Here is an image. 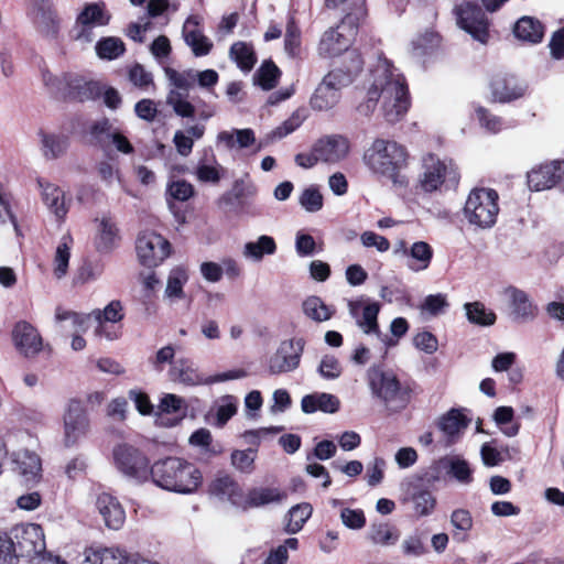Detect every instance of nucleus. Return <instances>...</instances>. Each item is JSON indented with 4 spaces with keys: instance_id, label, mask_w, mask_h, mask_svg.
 Segmentation results:
<instances>
[{
    "instance_id": "4c0bfd02",
    "label": "nucleus",
    "mask_w": 564,
    "mask_h": 564,
    "mask_svg": "<svg viewBox=\"0 0 564 564\" xmlns=\"http://www.w3.org/2000/svg\"><path fill=\"white\" fill-rule=\"evenodd\" d=\"M209 492L223 500H229L235 505V499H241L242 494L238 485L228 475L216 477L209 485Z\"/></svg>"
},
{
    "instance_id": "4468645a",
    "label": "nucleus",
    "mask_w": 564,
    "mask_h": 564,
    "mask_svg": "<svg viewBox=\"0 0 564 564\" xmlns=\"http://www.w3.org/2000/svg\"><path fill=\"white\" fill-rule=\"evenodd\" d=\"M135 249L139 261L148 268L158 267L171 253L170 242L151 230H144L138 236Z\"/></svg>"
},
{
    "instance_id": "a878e982",
    "label": "nucleus",
    "mask_w": 564,
    "mask_h": 564,
    "mask_svg": "<svg viewBox=\"0 0 564 564\" xmlns=\"http://www.w3.org/2000/svg\"><path fill=\"white\" fill-rule=\"evenodd\" d=\"M491 94L500 102L511 101L524 95L525 87L513 77L496 76L490 82Z\"/></svg>"
},
{
    "instance_id": "cd10ccee",
    "label": "nucleus",
    "mask_w": 564,
    "mask_h": 564,
    "mask_svg": "<svg viewBox=\"0 0 564 564\" xmlns=\"http://www.w3.org/2000/svg\"><path fill=\"white\" fill-rule=\"evenodd\" d=\"M37 185L42 191L44 204L58 219H63L68 212L64 202V192L59 187L42 180H37Z\"/></svg>"
},
{
    "instance_id": "680f3d73",
    "label": "nucleus",
    "mask_w": 564,
    "mask_h": 564,
    "mask_svg": "<svg viewBox=\"0 0 564 564\" xmlns=\"http://www.w3.org/2000/svg\"><path fill=\"white\" fill-rule=\"evenodd\" d=\"M300 205L308 213H316L323 207V195L314 187L305 188L299 198Z\"/></svg>"
},
{
    "instance_id": "f704fd0d",
    "label": "nucleus",
    "mask_w": 564,
    "mask_h": 564,
    "mask_svg": "<svg viewBox=\"0 0 564 564\" xmlns=\"http://www.w3.org/2000/svg\"><path fill=\"white\" fill-rule=\"evenodd\" d=\"M276 243L271 236L262 235L256 241H249L245 245L242 256L246 259L259 262L264 256L274 254Z\"/></svg>"
},
{
    "instance_id": "37998d69",
    "label": "nucleus",
    "mask_w": 564,
    "mask_h": 564,
    "mask_svg": "<svg viewBox=\"0 0 564 564\" xmlns=\"http://www.w3.org/2000/svg\"><path fill=\"white\" fill-rule=\"evenodd\" d=\"M303 313L311 319L322 323L332 318L334 310L318 296H310L302 304Z\"/></svg>"
},
{
    "instance_id": "338daca9",
    "label": "nucleus",
    "mask_w": 564,
    "mask_h": 564,
    "mask_svg": "<svg viewBox=\"0 0 564 564\" xmlns=\"http://www.w3.org/2000/svg\"><path fill=\"white\" fill-rule=\"evenodd\" d=\"M318 372L323 378L334 380L340 377L343 368L335 356L325 355L319 362Z\"/></svg>"
},
{
    "instance_id": "f3484780",
    "label": "nucleus",
    "mask_w": 564,
    "mask_h": 564,
    "mask_svg": "<svg viewBox=\"0 0 564 564\" xmlns=\"http://www.w3.org/2000/svg\"><path fill=\"white\" fill-rule=\"evenodd\" d=\"M109 20L110 15L105 11L104 4H86L76 19L75 39L82 43L93 42L95 39L94 28L107 25Z\"/></svg>"
},
{
    "instance_id": "dca6fc26",
    "label": "nucleus",
    "mask_w": 564,
    "mask_h": 564,
    "mask_svg": "<svg viewBox=\"0 0 564 564\" xmlns=\"http://www.w3.org/2000/svg\"><path fill=\"white\" fill-rule=\"evenodd\" d=\"M11 337L15 350L26 359H34L44 348L40 332L26 321L14 324Z\"/></svg>"
},
{
    "instance_id": "f257e3e1",
    "label": "nucleus",
    "mask_w": 564,
    "mask_h": 564,
    "mask_svg": "<svg viewBox=\"0 0 564 564\" xmlns=\"http://www.w3.org/2000/svg\"><path fill=\"white\" fill-rule=\"evenodd\" d=\"M378 104L381 105L382 116L390 123L401 120L410 107L405 79L387 58H380L371 70L367 98L359 105L358 111L369 116Z\"/></svg>"
},
{
    "instance_id": "9d476101",
    "label": "nucleus",
    "mask_w": 564,
    "mask_h": 564,
    "mask_svg": "<svg viewBox=\"0 0 564 564\" xmlns=\"http://www.w3.org/2000/svg\"><path fill=\"white\" fill-rule=\"evenodd\" d=\"M458 173L452 160H441L434 154H429L423 160V173L420 185L425 192H434L446 183H457Z\"/></svg>"
},
{
    "instance_id": "0eeeda50",
    "label": "nucleus",
    "mask_w": 564,
    "mask_h": 564,
    "mask_svg": "<svg viewBox=\"0 0 564 564\" xmlns=\"http://www.w3.org/2000/svg\"><path fill=\"white\" fill-rule=\"evenodd\" d=\"M62 443L67 448L76 446L89 433V416L86 409L78 400L68 401L62 415Z\"/></svg>"
},
{
    "instance_id": "774afa93",
    "label": "nucleus",
    "mask_w": 564,
    "mask_h": 564,
    "mask_svg": "<svg viewBox=\"0 0 564 564\" xmlns=\"http://www.w3.org/2000/svg\"><path fill=\"white\" fill-rule=\"evenodd\" d=\"M256 454L252 449L234 451L231 465L241 473H251L253 469Z\"/></svg>"
},
{
    "instance_id": "603ef678",
    "label": "nucleus",
    "mask_w": 564,
    "mask_h": 564,
    "mask_svg": "<svg viewBox=\"0 0 564 564\" xmlns=\"http://www.w3.org/2000/svg\"><path fill=\"white\" fill-rule=\"evenodd\" d=\"M339 10L344 13L339 24L357 29V23L366 15V2L365 0H346Z\"/></svg>"
},
{
    "instance_id": "bf43d9fd",
    "label": "nucleus",
    "mask_w": 564,
    "mask_h": 564,
    "mask_svg": "<svg viewBox=\"0 0 564 564\" xmlns=\"http://www.w3.org/2000/svg\"><path fill=\"white\" fill-rule=\"evenodd\" d=\"M446 468L458 482L468 485L473 481V470L466 460L458 457L449 458L446 462Z\"/></svg>"
},
{
    "instance_id": "b1692460",
    "label": "nucleus",
    "mask_w": 564,
    "mask_h": 564,
    "mask_svg": "<svg viewBox=\"0 0 564 564\" xmlns=\"http://www.w3.org/2000/svg\"><path fill=\"white\" fill-rule=\"evenodd\" d=\"M200 20L198 15L187 18L182 32L185 43L192 48L195 56H205L213 48L212 41L199 29Z\"/></svg>"
},
{
    "instance_id": "1a4fd4ad",
    "label": "nucleus",
    "mask_w": 564,
    "mask_h": 564,
    "mask_svg": "<svg viewBox=\"0 0 564 564\" xmlns=\"http://www.w3.org/2000/svg\"><path fill=\"white\" fill-rule=\"evenodd\" d=\"M350 316L355 319L358 327L366 334L375 336L383 346L384 350L395 346L397 341L387 334H382L378 325V314L380 305L377 302L365 303L362 301H350L348 303Z\"/></svg>"
},
{
    "instance_id": "3c124183",
    "label": "nucleus",
    "mask_w": 564,
    "mask_h": 564,
    "mask_svg": "<svg viewBox=\"0 0 564 564\" xmlns=\"http://www.w3.org/2000/svg\"><path fill=\"white\" fill-rule=\"evenodd\" d=\"M339 10L344 13L339 24L357 29V23L366 15V2L365 0H346Z\"/></svg>"
},
{
    "instance_id": "7ed1b4c3",
    "label": "nucleus",
    "mask_w": 564,
    "mask_h": 564,
    "mask_svg": "<svg viewBox=\"0 0 564 564\" xmlns=\"http://www.w3.org/2000/svg\"><path fill=\"white\" fill-rule=\"evenodd\" d=\"M362 161L372 174L386 177L393 184H405L400 172L406 166L408 152L402 144L378 138L365 151Z\"/></svg>"
},
{
    "instance_id": "de8ad7c7",
    "label": "nucleus",
    "mask_w": 564,
    "mask_h": 564,
    "mask_svg": "<svg viewBox=\"0 0 564 564\" xmlns=\"http://www.w3.org/2000/svg\"><path fill=\"white\" fill-rule=\"evenodd\" d=\"M312 511L313 509L310 503H300L292 507L288 513L285 531L288 533L299 532L311 517Z\"/></svg>"
},
{
    "instance_id": "9b49d317",
    "label": "nucleus",
    "mask_w": 564,
    "mask_h": 564,
    "mask_svg": "<svg viewBox=\"0 0 564 564\" xmlns=\"http://www.w3.org/2000/svg\"><path fill=\"white\" fill-rule=\"evenodd\" d=\"M303 338H291L280 343L273 354L267 359V369L270 375L292 372L300 366L304 351Z\"/></svg>"
},
{
    "instance_id": "49530a36",
    "label": "nucleus",
    "mask_w": 564,
    "mask_h": 564,
    "mask_svg": "<svg viewBox=\"0 0 564 564\" xmlns=\"http://www.w3.org/2000/svg\"><path fill=\"white\" fill-rule=\"evenodd\" d=\"M438 427L446 436L453 438L467 427V420L458 410H451L440 419Z\"/></svg>"
},
{
    "instance_id": "6e6d98bb",
    "label": "nucleus",
    "mask_w": 564,
    "mask_h": 564,
    "mask_svg": "<svg viewBox=\"0 0 564 564\" xmlns=\"http://www.w3.org/2000/svg\"><path fill=\"white\" fill-rule=\"evenodd\" d=\"M413 508L419 517L430 516L436 507V498L425 489H419L411 497Z\"/></svg>"
},
{
    "instance_id": "f03ea898",
    "label": "nucleus",
    "mask_w": 564,
    "mask_h": 564,
    "mask_svg": "<svg viewBox=\"0 0 564 564\" xmlns=\"http://www.w3.org/2000/svg\"><path fill=\"white\" fill-rule=\"evenodd\" d=\"M150 476L158 487L181 495L194 494L203 484L202 471L180 457L155 462L150 468Z\"/></svg>"
},
{
    "instance_id": "bb28decb",
    "label": "nucleus",
    "mask_w": 564,
    "mask_h": 564,
    "mask_svg": "<svg viewBox=\"0 0 564 564\" xmlns=\"http://www.w3.org/2000/svg\"><path fill=\"white\" fill-rule=\"evenodd\" d=\"M96 224V248L101 252H108L112 250L119 240V231L116 224L108 216L97 218Z\"/></svg>"
},
{
    "instance_id": "13d9d810",
    "label": "nucleus",
    "mask_w": 564,
    "mask_h": 564,
    "mask_svg": "<svg viewBox=\"0 0 564 564\" xmlns=\"http://www.w3.org/2000/svg\"><path fill=\"white\" fill-rule=\"evenodd\" d=\"M188 276L184 269L176 268L171 271L166 289H165V295L166 297L174 300V299H182L183 293V285L186 283Z\"/></svg>"
},
{
    "instance_id": "79ce46f5",
    "label": "nucleus",
    "mask_w": 564,
    "mask_h": 564,
    "mask_svg": "<svg viewBox=\"0 0 564 564\" xmlns=\"http://www.w3.org/2000/svg\"><path fill=\"white\" fill-rule=\"evenodd\" d=\"M229 55L242 72H250L257 62L253 47L246 42L234 43L230 47Z\"/></svg>"
},
{
    "instance_id": "412c9836",
    "label": "nucleus",
    "mask_w": 564,
    "mask_h": 564,
    "mask_svg": "<svg viewBox=\"0 0 564 564\" xmlns=\"http://www.w3.org/2000/svg\"><path fill=\"white\" fill-rule=\"evenodd\" d=\"M13 470L25 485L39 482L42 476V463L39 455L28 449L14 454Z\"/></svg>"
},
{
    "instance_id": "c756f323",
    "label": "nucleus",
    "mask_w": 564,
    "mask_h": 564,
    "mask_svg": "<svg viewBox=\"0 0 564 564\" xmlns=\"http://www.w3.org/2000/svg\"><path fill=\"white\" fill-rule=\"evenodd\" d=\"M349 56L352 59V65L347 67L346 72L341 69L332 70L324 76L321 84H326L327 87L334 88L338 93L343 87L347 86L351 82V76L357 74L362 66V61L358 53L350 52Z\"/></svg>"
},
{
    "instance_id": "864d4df0",
    "label": "nucleus",
    "mask_w": 564,
    "mask_h": 564,
    "mask_svg": "<svg viewBox=\"0 0 564 564\" xmlns=\"http://www.w3.org/2000/svg\"><path fill=\"white\" fill-rule=\"evenodd\" d=\"M90 315L97 323L104 324H116L124 317L123 306L118 300L111 301L104 310H94Z\"/></svg>"
},
{
    "instance_id": "393cba45",
    "label": "nucleus",
    "mask_w": 564,
    "mask_h": 564,
    "mask_svg": "<svg viewBox=\"0 0 564 564\" xmlns=\"http://www.w3.org/2000/svg\"><path fill=\"white\" fill-rule=\"evenodd\" d=\"M96 508L107 528L120 529L126 520V512L117 498L109 494H100L96 499Z\"/></svg>"
},
{
    "instance_id": "0e129e2a",
    "label": "nucleus",
    "mask_w": 564,
    "mask_h": 564,
    "mask_svg": "<svg viewBox=\"0 0 564 564\" xmlns=\"http://www.w3.org/2000/svg\"><path fill=\"white\" fill-rule=\"evenodd\" d=\"M339 518L341 523L350 530H361L366 525V517L361 509L341 508Z\"/></svg>"
},
{
    "instance_id": "ea45409f",
    "label": "nucleus",
    "mask_w": 564,
    "mask_h": 564,
    "mask_svg": "<svg viewBox=\"0 0 564 564\" xmlns=\"http://www.w3.org/2000/svg\"><path fill=\"white\" fill-rule=\"evenodd\" d=\"M73 243L74 240L69 234L63 235L58 241L53 261V271L57 279L64 278L67 273Z\"/></svg>"
},
{
    "instance_id": "c85d7f7f",
    "label": "nucleus",
    "mask_w": 564,
    "mask_h": 564,
    "mask_svg": "<svg viewBox=\"0 0 564 564\" xmlns=\"http://www.w3.org/2000/svg\"><path fill=\"white\" fill-rule=\"evenodd\" d=\"M340 402L337 397L330 393H313L303 397L301 408L304 413H314L317 410L335 413L339 410Z\"/></svg>"
},
{
    "instance_id": "473e14b6",
    "label": "nucleus",
    "mask_w": 564,
    "mask_h": 564,
    "mask_svg": "<svg viewBox=\"0 0 564 564\" xmlns=\"http://www.w3.org/2000/svg\"><path fill=\"white\" fill-rule=\"evenodd\" d=\"M40 137L41 151L46 160H55L66 153L69 145V140L66 135L41 131Z\"/></svg>"
},
{
    "instance_id": "2eb2a0df",
    "label": "nucleus",
    "mask_w": 564,
    "mask_h": 564,
    "mask_svg": "<svg viewBox=\"0 0 564 564\" xmlns=\"http://www.w3.org/2000/svg\"><path fill=\"white\" fill-rule=\"evenodd\" d=\"M29 17L35 29L46 39H56L61 19L52 0H30Z\"/></svg>"
},
{
    "instance_id": "a211bd4d",
    "label": "nucleus",
    "mask_w": 564,
    "mask_h": 564,
    "mask_svg": "<svg viewBox=\"0 0 564 564\" xmlns=\"http://www.w3.org/2000/svg\"><path fill=\"white\" fill-rule=\"evenodd\" d=\"M457 24L474 40L485 44L488 41V21L482 10L469 2L457 7Z\"/></svg>"
},
{
    "instance_id": "052dcab7",
    "label": "nucleus",
    "mask_w": 564,
    "mask_h": 564,
    "mask_svg": "<svg viewBox=\"0 0 564 564\" xmlns=\"http://www.w3.org/2000/svg\"><path fill=\"white\" fill-rule=\"evenodd\" d=\"M401 549L403 554L408 557H421L429 552L424 536L420 533L405 536L401 543Z\"/></svg>"
},
{
    "instance_id": "e2e57ef3",
    "label": "nucleus",
    "mask_w": 564,
    "mask_h": 564,
    "mask_svg": "<svg viewBox=\"0 0 564 564\" xmlns=\"http://www.w3.org/2000/svg\"><path fill=\"white\" fill-rule=\"evenodd\" d=\"M167 193V203L170 204V198L178 200V202H185L189 199L194 195V187L191 183L184 181V180H177L170 182L167 184L166 188Z\"/></svg>"
},
{
    "instance_id": "aec40b11",
    "label": "nucleus",
    "mask_w": 564,
    "mask_h": 564,
    "mask_svg": "<svg viewBox=\"0 0 564 564\" xmlns=\"http://www.w3.org/2000/svg\"><path fill=\"white\" fill-rule=\"evenodd\" d=\"M395 252H401L408 258L406 267L412 272L426 270L433 259V248L426 241H416L408 247L405 241L401 240Z\"/></svg>"
},
{
    "instance_id": "2f4dec72",
    "label": "nucleus",
    "mask_w": 564,
    "mask_h": 564,
    "mask_svg": "<svg viewBox=\"0 0 564 564\" xmlns=\"http://www.w3.org/2000/svg\"><path fill=\"white\" fill-rule=\"evenodd\" d=\"M256 141L253 130L234 129L231 131H220L217 134V143L223 144L225 148L231 150L235 148L245 149L252 145Z\"/></svg>"
},
{
    "instance_id": "c03bdc74",
    "label": "nucleus",
    "mask_w": 564,
    "mask_h": 564,
    "mask_svg": "<svg viewBox=\"0 0 564 564\" xmlns=\"http://www.w3.org/2000/svg\"><path fill=\"white\" fill-rule=\"evenodd\" d=\"M367 538L376 545L389 546L398 541L399 534L389 523L380 522L370 525Z\"/></svg>"
},
{
    "instance_id": "4be33fe9",
    "label": "nucleus",
    "mask_w": 564,
    "mask_h": 564,
    "mask_svg": "<svg viewBox=\"0 0 564 564\" xmlns=\"http://www.w3.org/2000/svg\"><path fill=\"white\" fill-rule=\"evenodd\" d=\"M286 498V494L276 487H254L242 495L241 499H235V506L249 509L261 508L270 503H280Z\"/></svg>"
},
{
    "instance_id": "ddd939ff",
    "label": "nucleus",
    "mask_w": 564,
    "mask_h": 564,
    "mask_svg": "<svg viewBox=\"0 0 564 564\" xmlns=\"http://www.w3.org/2000/svg\"><path fill=\"white\" fill-rule=\"evenodd\" d=\"M15 557L39 555L45 550V535L42 527L36 523L17 524L11 530Z\"/></svg>"
},
{
    "instance_id": "20e7f679",
    "label": "nucleus",
    "mask_w": 564,
    "mask_h": 564,
    "mask_svg": "<svg viewBox=\"0 0 564 564\" xmlns=\"http://www.w3.org/2000/svg\"><path fill=\"white\" fill-rule=\"evenodd\" d=\"M367 381L371 394L377 398L390 413L404 410L411 399L410 389L399 381L392 371L380 367H370L367 371Z\"/></svg>"
},
{
    "instance_id": "69168bd1",
    "label": "nucleus",
    "mask_w": 564,
    "mask_h": 564,
    "mask_svg": "<svg viewBox=\"0 0 564 564\" xmlns=\"http://www.w3.org/2000/svg\"><path fill=\"white\" fill-rule=\"evenodd\" d=\"M131 84L140 89L147 90L153 86V76L141 64H134L128 72Z\"/></svg>"
},
{
    "instance_id": "a18cd8bd",
    "label": "nucleus",
    "mask_w": 564,
    "mask_h": 564,
    "mask_svg": "<svg viewBox=\"0 0 564 564\" xmlns=\"http://www.w3.org/2000/svg\"><path fill=\"white\" fill-rule=\"evenodd\" d=\"M238 400L236 397L227 394L218 399L214 405L215 425L224 427L226 423L237 413Z\"/></svg>"
},
{
    "instance_id": "6ab92c4d",
    "label": "nucleus",
    "mask_w": 564,
    "mask_h": 564,
    "mask_svg": "<svg viewBox=\"0 0 564 564\" xmlns=\"http://www.w3.org/2000/svg\"><path fill=\"white\" fill-rule=\"evenodd\" d=\"M356 28H347L345 24H338L335 29L326 31L318 44V54L323 57H336L348 51L356 36Z\"/></svg>"
},
{
    "instance_id": "09e8293b",
    "label": "nucleus",
    "mask_w": 564,
    "mask_h": 564,
    "mask_svg": "<svg viewBox=\"0 0 564 564\" xmlns=\"http://www.w3.org/2000/svg\"><path fill=\"white\" fill-rule=\"evenodd\" d=\"M96 53L101 59H116L121 56L124 51V43L119 37H104L96 44Z\"/></svg>"
},
{
    "instance_id": "7c9ffc66",
    "label": "nucleus",
    "mask_w": 564,
    "mask_h": 564,
    "mask_svg": "<svg viewBox=\"0 0 564 564\" xmlns=\"http://www.w3.org/2000/svg\"><path fill=\"white\" fill-rule=\"evenodd\" d=\"M554 169L551 162L533 167L527 175L529 187L539 192L557 186Z\"/></svg>"
},
{
    "instance_id": "423d86ee",
    "label": "nucleus",
    "mask_w": 564,
    "mask_h": 564,
    "mask_svg": "<svg viewBox=\"0 0 564 564\" xmlns=\"http://www.w3.org/2000/svg\"><path fill=\"white\" fill-rule=\"evenodd\" d=\"M164 74L173 88L169 91L166 102L182 118L195 116V105L187 99V93L195 84L194 69L178 72L171 67L164 68Z\"/></svg>"
},
{
    "instance_id": "e433bc0d",
    "label": "nucleus",
    "mask_w": 564,
    "mask_h": 564,
    "mask_svg": "<svg viewBox=\"0 0 564 564\" xmlns=\"http://www.w3.org/2000/svg\"><path fill=\"white\" fill-rule=\"evenodd\" d=\"M90 317V314H80L61 307L55 311V321L62 325L64 330H73L74 333H85L88 329Z\"/></svg>"
},
{
    "instance_id": "72a5a7b5",
    "label": "nucleus",
    "mask_w": 564,
    "mask_h": 564,
    "mask_svg": "<svg viewBox=\"0 0 564 564\" xmlns=\"http://www.w3.org/2000/svg\"><path fill=\"white\" fill-rule=\"evenodd\" d=\"M513 33L521 41L540 43L544 35V26L534 18L522 17L517 21Z\"/></svg>"
},
{
    "instance_id": "6e6552de",
    "label": "nucleus",
    "mask_w": 564,
    "mask_h": 564,
    "mask_svg": "<svg viewBox=\"0 0 564 564\" xmlns=\"http://www.w3.org/2000/svg\"><path fill=\"white\" fill-rule=\"evenodd\" d=\"M247 375V371L243 369H234L215 376L204 377L197 371L194 364L187 359L176 360L170 369L171 379L185 386L213 384L242 379Z\"/></svg>"
},
{
    "instance_id": "5fc2aeb1",
    "label": "nucleus",
    "mask_w": 564,
    "mask_h": 564,
    "mask_svg": "<svg viewBox=\"0 0 564 564\" xmlns=\"http://www.w3.org/2000/svg\"><path fill=\"white\" fill-rule=\"evenodd\" d=\"M280 75L281 72L273 62H264L256 73V82L262 89L270 90L276 86Z\"/></svg>"
},
{
    "instance_id": "c9c22d12",
    "label": "nucleus",
    "mask_w": 564,
    "mask_h": 564,
    "mask_svg": "<svg viewBox=\"0 0 564 564\" xmlns=\"http://www.w3.org/2000/svg\"><path fill=\"white\" fill-rule=\"evenodd\" d=\"M505 295L509 299L511 314L516 319H527L533 316V306L528 295L516 288L505 290Z\"/></svg>"
},
{
    "instance_id": "a19ab883",
    "label": "nucleus",
    "mask_w": 564,
    "mask_h": 564,
    "mask_svg": "<svg viewBox=\"0 0 564 564\" xmlns=\"http://www.w3.org/2000/svg\"><path fill=\"white\" fill-rule=\"evenodd\" d=\"M340 93L334 88H329L326 84H319L311 97V107L314 110L325 111L337 105Z\"/></svg>"
},
{
    "instance_id": "4d7b16f0",
    "label": "nucleus",
    "mask_w": 564,
    "mask_h": 564,
    "mask_svg": "<svg viewBox=\"0 0 564 564\" xmlns=\"http://www.w3.org/2000/svg\"><path fill=\"white\" fill-rule=\"evenodd\" d=\"M284 51L291 57H297L301 53V31L292 17L285 29Z\"/></svg>"
},
{
    "instance_id": "5701e85b",
    "label": "nucleus",
    "mask_w": 564,
    "mask_h": 564,
    "mask_svg": "<svg viewBox=\"0 0 564 564\" xmlns=\"http://www.w3.org/2000/svg\"><path fill=\"white\" fill-rule=\"evenodd\" d=\"M314 144L321 162L330 164L344 160L350 148L349 141L341 135H328L317 140Z\"/></svg>"
},
{
    "instance_id": "f8f14e48",
    "label": "nucleus",
    "mask_w": 564,
    "mask_h": 564,
    "mask_svg": "<svg viewBox=\"0 0 564 564\" xmlns=\"http://www.w3.org/2000/svg\"><path fill=\"white\" fill-rule=\"evenodd\" d=\"M113 459L117 468L127 477L138 482L148 480L149 459L138 448L129 444H120L113 449Z\"/></svg>"
},
{
    "instance_id": "8fccbe9b",
    "label": "nucleus",
    "mask_w": 564,
    "mask_h": 564,
    "mask_svg": "<svg viewBox=\"0 0 564 564\" xmlns=\"http://www.w3.org/2000/svg\"><path fill=\"white\" fill-rule=\"evenodd\" d=\"M464 307L468 321L473 324L490 326L496 322V314L480 302L466 303Z\"/></svg>"
},
{
    "instance_id": "39448f33",
    "label": "nucleus",
    "mask_w": 564,
    "mask_h": 564,
    "mask_svg": "<svg viewBox=\"0 0 564 564\" xmlns=\"http://www.w3.org/2000/svg\"><path fill=\"white\" fill-rule=\"evenodd\" d=\"M498 193L491 188H474L467 196L463 215L469 225L479 229H489L499 214Z\"/></svg>"
},
{
    "instance_id": "58836bf2",
    "label": "nucleus",
    "mask_w": 564,
    "mask_h": 564,
    "mask_svg": "<svg viewBox=\"0 0 564 564\" xmlns=\"http://www.w3.org/2000/svg\"><path fill=\"white\" fill-rule=\"evenodd\" d=\"M126 557L115 547H89L85 551L83 564H123Z\"/></svg>"
}]
</instances>
